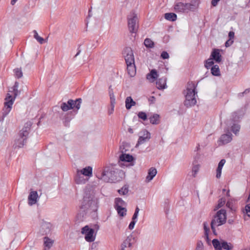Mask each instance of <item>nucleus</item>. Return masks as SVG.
<instances>
[{
    "instance_id": "f257e3e1",
    "label": "nucleus",
    "mask_w": 250,
    "mask_h": 250,
    "mask_svg": "<svg viewBox=\"0 0 250 250\" xmlns=\"http://www.w3.org/2000/svg\"><path fill=\"white\" fill-rule=\"evenodd\" d=\"M18 87L19 83L16 82L14 86L11 88L9 92L7 94L5 99L4 107L3 109V114L4 116L7 115L11 110L15 98L19 93L18 89Z\"/></svg>"
},
{
    "instance_id": "f03ea898",
    "label": "nucleus",
    "mask_w": 250,
    "mask_h": 250,
    "mask_svg": "<svg viewBox=\"0 0 250 250\" xmlns=\"http://www.w3.org/2000/svg\"><path fill=\"white\" fill-rule=\"evenodd\" d=\"M98 203V199L93 191H86L81 204V209L85 210L89 208L94 209Z\"/></svg>"
},
{
    "instance_id": "7ed1b4c3",
    "label": "nucleus",
    "mask_w": 250,
    "mask_h": 250,
    "mask_svg": "<svg viewBox=\"0 0 250 250\" xmlns=\"http://www.w3.org/2000/svg\"><path fill=\"white\" fill-rule=\"evenodd\" d=\"M196 85L193 82H189L188 83L187 88L185 91V100L184 104L187 107L192 106L196 103L195 98Z\"/></svg>"
},
{
    "instance_id": "20e7f679",
    "label": "nucleus",
    "mask_w": 250,
    "mask_h": 250,
    "mask_svg": "<svg viewBox=\"0 0 250 250\" xmlns=\"http://www.w3.org/2000/svg\"><path fill=\"white\" fill-rule=\"evenodd\" d=\"M226 221V210L224 209H221L217 211L211 222V228L214 234H216L215 228L225 224Z\"/></svg>"
},
{
    "instance_id": "39448f33",
    "label": "nucleus",
    "mask_w": 250,
    "mask_h": 250,
    "mask_svg": "<svg viewBox=\"0 0 250 250\" xmlns=\"http://www.w3.org/2000/svg\"><path fill=\"white\" fill-rule=\"evenodd\" d=\"M127 24L130 32L135 33L138 28V18L137 14L134 12H131L127 16Z\"/></svg>"
},
{
    "instance_id": "423d86ee",
    "label": "nucleus",
    "mask_w": 250,
    "mask_h": 250,
    "mask_svg": "<svg viewBox=\"0 0 250 250\" xmlns=\"http://www.w3.org/2000/svg\"><path fill=\"white\" fill-rule=\"evenodd\" d=\"M53 225L49 222L42 220L39 224V232L42 235L50 233L52 229Z\"/></svg>"
},
{
    "instance_id": "0eeeda50",
    "label": "nucleus",
    "mask_w": 250,
    "mask_h": 250,
    "mask_svg": "<svg viewBox=\"0 0 250 250\" xmlns=\"http://www.w3.org/2000/svg\"><path fill=\"white\" fill-rule=\"evenodd\" d=\"M135 242V237L133 235L130 234L121 244L120 250H131Z\"/></svg>"
},
{
    "instance_id": "6e6552de",
    "label": "nucleus",
    "mask_w": 250,
    "mask_h": 250,
    "mask_svg": "<svg viewBox=\"0 0 250 250\" xmlns=\"http://www.w3.org/2000/svg\"><path fill=\"white\" fill-rule=\"evenodd\" d=\"M82 233L85 235L84 238L87 242H92L95 239V236L94 235V230L89 228L86 226L82 229Z\"/></svg>"
},
{
    "instance_id": "1a4fd4ad",
    "label": "nucleus",
    "mask_w": 250,
    "mask_h": 250,
    "mask_svg": "<svg viewBox=\"0 0 250 250\" xmlns=\"http://www.w3.org/2000/svg\"><path fill=\"white\" fill-rule=\"evenodd\" d=\"M193 5L188 3L178 2L174 5V9L177 12H186L193 8Z\"/></svg>"
},
{
    "instance_id": "9d476101",
    "label": "nucleus",
    "mask_w": 250,
    "mask_h": 250,
    "mask_svg": "<svg viewBox=\"0 0 250 250\" xmlns=\"http://www.w3.org/2000/svg\"><path fill=\"white\" fill-rule=\"evenodd\" d=\"M150 133L146 129L143 130L139 133V138L136 146L137 147L139 145L148 141L150 139Z\"/></svg>"
},
{
    "instance_id": "9b49d317",
    "label": "nucleus",
    "mask_w": 250,
    "mask_h": 250,
    "mask_svg": "<svg viewBox=\"0 0 250 250\" xmlns=\"http://www.w3.org/2000/svg\"><path fill=\"white\" fill-rule=\"evenodd\" d=\"M125 52L126 54L125 58L126 64L134 63V57L131 49L130 48H126Z\"/></svg>"
},
{
    "instance_id": "f8f14e48",
    "label": "nucleus",
    "mask_w": 250,
    "mask_h": 250,
    "mask_svg": "<svg viewBox=\"0 0 250 250\" xmlns=\"http://www.w3.org/2000/svg\"><path fill=\"white\" fill-rule=\"evenodd\" d=\"M31 127V122L30 121H29L25 124L23 128L20 131V135L27 139L30 132Z\"/></svg>"
},
{
    "instance_id": "ddd939ff",
    "label": "nucleus",
    "mask_w": 250,
    "mask_h": 250,
    "mask_svg": "<svg viewBox=\"0 0 250 250\" xmlns=\"http://www.w3.org/2000/svg\"><path fill=\"white\" fill-rule=\"evenodd\" d=\"M77 171L82 175L88 178L92 176V167L90 166L86 167L82 169H78Z\"/></svg>"
},
{
    "instance_id": "4468645a",
    "label": "nucleus",
    "mask_w": 250,
    "mask_h": 250,
    "mask_svg": "<svg viewBox=\"0 0 250 250\" xmlns=\"http://www.w3.org/2000/svg\"><path fill=\"white\" fill-rule=\"evenodd\" d=\"M26 138L20 135L19 138L15 140L14 146L15 148H21L23 146L26 142Z\"/></svg>"
},
{
    "instance_id": "2eb2a0df",
    "label": "nucleus",
    "mask_w": 250,
    "mask_h": 250,
    "mask_svg": "<svg viewBox=\"0 0 250 250\" xmlns=\"http://www.w3.org/2000/svg\"><path fill=\"white\" fill-rule=\"evenodd\" d=\"M232 134L230 132L222 135L220 138L219 142L225 145L229 143L232 140Z\"/></svg>"
},
{
    "instance_id": "dca6fc26",
    "label": "nucleus",
    "mask_w": 250,
    "mask_h": 250,
    "mask_svg": "<svg viewBox=\"0 0 250 250\" xmlns=\"http://www.w3.org/2000/svg\"><path fill=\"white\" fill-rule=\"evenodd\" d=\"M157 173V171L155 168L151 167L150 168H149L148 170V174L146 178V183L150 182L156 176Z\"/></svg>"
},
{
    "instance_id": "f3484780",
    "label": "nucleus",
    "mask_w": 250,
    "mask_h": 250,
    "mask_svg": "<svg viewBox=\"0 0 250 250\" xmlns=\"http://www.w3.org/2000/svg\"><path fill=\"white\" fill-rule=\"evenodd\" d=\"M210 57L217 62H220L221 61V55L220 53V50L216 49H213Z\"/></svg>"
},
{
    "instance_id": "a211bd4d",
    "label": "nucleus",
    "mask_w": 250,
    "mask_h": 250,
    "mask_svg": "<svg viewBox=\"0 0 250 250\" xmlns=\"http://www.w3.org/2000/svg\"><path fill=\"white\" fill-rule=\"evenodd\" d=\"M81 99H78L75 101H73L72 100H68V104H70V107L71 108V109L76 108L77 110L79 109L81 107Z\"/></svg>"
},
{
    "instance_id": "6ab92c4d",
    "label": "nucleus",
    "mask_w": 250,
    "mask_h": 250,
    "mask_svg": "<svg viewBox=\"0 0 250 250\" xmlns=\"http://www.w3.org/2000/svg\"><path fill=\"white\" fill-rule=\"evenodd\" d=\"M54 240L48 237H44L43 238V245L44 250H49L53 246Z\"/></svg>"
},
{
    "instance_id": "aec40b11",
    "label": "nucleus",
    "mask_w": 250,
    "mask_h": 250,
    "mask_svg": "<svg viewBox=\"0 0 250 250\" xmlns=\"http://www.w3.org/2000/svg\"><path fill=\"white\" fill-rule=\"evenodd\" d=\"M158 77V74L155 69H152L150 71V73L146 75V79L150 82H154L155 80Z\"/></svg>"
},
{
    "instance_id": "412c9836",
    "label": "nucleus",
    "mask_w": 250,
    "mask_h": 250,
    "mask_svg": "<svg viewBox=\"0 0 250 250\" xmlns=\"http://www.w3.org/2000/svg\"><path fill=\"white\" fill-rule=\"evenodd\" d=\"M225 163L226 160L225 159H222L218 164V167L216 169V177L218 179L220 178L221 176L222 169Z\"/></svg>"
},
{
    "instance_id": "4be33fe9",
    "label": "nucleus",
    "mask_w": 250,
    "mask_h": 250,
    "mask_svg": "<svg viewBox=\"0 0 250 250\" xmlns=\"http://www.w3.org/2000/svg\"><path fill=\"white\" fill-rule=\"evenodd\" d=\"M97 177L104 182H109V176L106 175L105 170H100L97 173Z\"/></svg>"
},
{
    "instance_id": "5701e85b",
    "label": "nucleus",
    "mask_w": 250,
    "mask_h": 250,
    "mask_svg": "<svg viewBox=\"0 0 250 250\" xmlns=\"http://www.w3.org/2000/svg\"><path fill=\"white\" fill-rule=\"evenodd\" d=\"M156 86L159 89H164L167 87L166 79L160 78L157 80Z\"/></svg>"
},
{
    "instance_id": "b1692460",
    "label": "nucleus",
    "mask_w": 250,
    "mask_h": 250,
    "mask_svg": "<svg viewBox=\"0 0 250 250\" xmlns=\"http://www.w3.org/2000/svg\"><path fill=\"white\" fill-rule=\"evenodd\" d=\"M125 107L127 109H130L132 106L136 105V102L131 96L127 97L125 101Z\"/></svg>"
},
{
    "instance_id": "393cba45",
    "label": "nucleus",
    "mask_w": 250,
    "mask_h": 250,
    "mask_svg": "<svg viewBox=\"0 0 250 250\" xmlns=\"http://www.w3.org/2000/svg\"><path fill=\"white\" fill-rule=\"evenodd\" d=\"M127 70L129 75L132 77L136 74V67L134 63L127 64Z\"/></svg>"
},
{
    "instance_id": "a878e982",
    "label": "nucleus",
    "mask_w": 250,
    "mask_h": 250,
    "mask_svg": "<svg viewBox=\"0 0 250 250\" xmlns=\"http://www.w3.org/2000/svg\"><path fill=\"white\" fill-rule=\"evenodd\" d=\"M204 237L208 243H209L210 240L209 239V228L207 223H204Z\"/></svg>"
},
{
    "instance_id": "bb28decb",
    "label": "nucleus",
    "mask_w": 250,
    "mask_h": 250,
    "mask_svg": "<svg viewBox=\"0 0 250 250\" xmlns=\"http://www.w3.org/2000/svg\"><path fill=\"white\" fill-rule=\"evenodd\" d=\"M83 176V175L79 173V172L77 171L75 178L76 182L78 184L85 183L86 180L84 178Z\"/></svg>"
},
{
    "instance_id": "cd10ccee",
    "label": "nucleus",
    "mask_w": 250,
    "mask_h": 250,
    "mask_svg": "<svg viewBox=\"0 0 250 250\" xmlns=\"http://www.w3.org/2000/svg\"><path fill=\"white\" fill-rule=\"evenodd\" d=\"M150 122L153 125H157L160 123V116L157 114H154L149 118Z\"/></svg>"
},
{
    "instance_id": "c85d7f7f",
    "label": "nucleus",
    "mask_w": 250,
    "mask_h": 250,
    "mask_svg": "<svg viewBox=\"0 0 250 250\" xmlns=\"http://www.w3.org/2000/svg\"><path fill=\"white\" fill-rule=\"evenodd\" d=\"M222 241H219L218 239H214L212 243L215 250H222Z\"/></svg>"
},
{
    "instance_id": "c756f323",
    "label": "nucleus",
    "mask_w": 250,
    "mask_h": 250,
    "mask_svg": "<svg viewBox=\"0 0 250 250\" xmlns=\"http://www.w3.org/2000/svg\"><path fill=\"white\" fill-rule=\"evenodd\" d=\"M33 37L34 38L37 40V41L41 44H42L44 43V42H46V41L45 40H44L43 38L41 37L38 33H37V31L34 30L33 31Z\"/></svg>"
},
{
    "instance_id": "7c9ffc66",
    "label": "nucleus",
    "mask_w": 250,
    "mask_h": 250,
    "mask_svg": "<svg viewBox=\"0 0 250 250\" xmlns=\"http://www.w3.org/2000/svg\"><path fill=\"white\" fill-rule=\"evenodd\" d=\"M120 159L122 161L130 162L132 161L133 158V157L129 154H122L120 156Z\"/></svg>"
},
{
    "instance_id": "2f4dec72",
    "label": "nucleus",
    "mask_w": 250,
    "mask_h": 250,
    "mask_svg": "<svg viewBox=\"0 0 250 250\" xmlns=\"http://www.w3.org/2000/svg\"><path fill=\"white\" fill-rule=\"evenodd\" d=\"M165 18L167 20L173 21L176 20L177 16L174 13H167L165 14Z\"/></svg>"
},
{
    "instance_id": "473e14b6",
    "label": "nucleus",
    "mask_w": 250,
    "mask_h": 250,
    "mask_svg": "<svg viewBox=\"0 0 250 250\" xmlns=\"http://www.w3.org/2000/svg\"><path fill=\"white\" fill-rule=\"evenodd\" d=\"M115 208H121L125 206V203L120 198H116L115 200Z\"/></svg>"
},
{
    "instance_id": "72a5a7b5",
    "label": "nucleus",
    "mask_w": 250,
    "mask_h": 250,
    "mask_svg": "<svg viewBox=\"0 0 250 250\" xmlns=\"http://www.w3.org/2000/svg\"><path fill=\"white\" fill-rule=\"evenodd\" d=\"M41 194L39 195L36 191H32V205L37 204Z\"/></svg>"
},
{
    "instance_id": "f704fd0d",
    "label": "nucleus",
    "mask_w": 250,
    "mask_h": 250,
    "mask_svg": "<svg viewBox=\"0 0 250 250\" xmlns=\"http://www.w3.org/2000/svg\"><path fill=\"white\" fill-rule=\"evenodd\" d=\"M233 248L232 245L230 243H228L224 240L222 241V250H231Z\"/></svg>"
},
{
    "instance_id": "c9c22d12",
    "label": "nucleus",
    "mask_w": 250,
    "mask_h": 250,
    "mask_svg": "<svg viewBox=\"0 0 250 250\" xmlns=\"http://www.w3.org/2000/svg\"><path fill=\"white\" fill-rule=\"evenodd\" d=\"M128 191V187L127 185H125L121 189L118 190V192L121 195H125L127 194Z\"/></svg>"
},
{
    "instance_id": "e433bc0d",
    "label": "nucleus",
    "mask_w": 250,
    "mask_h": 250,
    "mask_svg": "<svg viewBox=\"0 0 250 250\" xmlns=\"http://www.w3.org/2000/svg\"><path fill=\"white\" fill-rule=\"evenodd\" d=\"M14 75L16 78L19 79L22 77V72L21 68H17L13 70Z\"/></svg>"
},
{
    "instance_id": "4c0bfd02",
    "label": "nucleus",
    "mask_w": 250,
    "mask_h": 250,
    "mask_svg": "<svg viewBox=\"0 0 250 250\" xmlns=\"http://www.w3.org/2000/svg\"><path fill=\"white\" fill-rule=\"evenodd\" d=\"M117 212L120 216L124 217L126 214V209L125 207L116 208Z\"/></svg>"
},
{
    "instance_id": "58836bf2",
    "label": "nucleus",
    "mask_w": 250,
    "mask_h": 250,
    "mask_svg": "<svg viewBox=\"0 0 250 250\" xmlns=\"http://www.w3.org/2000/svg\"><path fill=\"white\" fill-rule=\"evenodd\" d=\"M226 203V199L224 198H221L218 200V204L215 207L214 210H216L219 208L222 207Z\"/></svg>"
},
{
    "instance_id": "ea45409f",
    "label": "nucleus",
    "mask_w": 250,
    "mask_h": 250,
    "mask_svg": "<svg viewBox=\"0 0 250 250\" xmlns=\"http://www.w3.org/2000/svg\"><path fill=\"white\" fill-rule=\"evenodd\" d=\"M244 217L246 216L250 218V204H247L243 210Z\"/></svg>"
},
{
    "instance_id": "a19ab883",
    "label": "nucleus",
    "mask_w": 250,
    "mask_h": 250,
    "mask_svg": "<svg viewBox=\"0 0 250 250\" xmlns=\"http://www.w3.org/2000/svg\"><path fill=\"white\" fill-rule=\"evenodd\" d=\"M211 71L212 74L214 76H219L220 74L219 66L217 65L213 66L211 68Z\"/></svg>"
},
{
    "instance_id": "79ce46f5",
    "label": "nucleus",
    "mask_w": 250,
    "mask_h": 250,
    "mask_svg": "<svg viewBox=\"0 0 250 250\" xmlns=\"http://www.w3.org/2000/svg\"><path fill=\"white\" fill-rule=\"evenodd\" d=\"M200 167V166L199 164H193L192 168V175L194 177H195L196 176L197 173L199 170Z\"/></svg>"
},
{
    "instance_id": "37998d69",
    "label": "nucleus",
    "mask_w": 250,
    "mask_h": 250,
    "mask_svg": "<svg viewBox=\"0 0 250 250\" xmlns=\"http://www.w3.org/2000/svg\"><path fill=\"white\" fill-rule=\"evenodd\" d=\"M144 44L147 48H152L154 46L153 42L148 38L145 39L144 41Z\"/></svg>"
},
{
    "instance_id": "c03bdc74",
    "label": "nucleus",
    "mask_w": 250,
    "mask_h": 250,
    "mask_svg": "<svg viewBox=\"0 0 250 250\" xmlns=\"http://www.w3.org/2000/svg\"><path fill=\"white\" fill-rule=\"evenodd\" d=\"M240 129V126L238 124H233V125L231 126V131L234 133L235 135H237L238 132L239 131Z\"/></svg>"
},
{
    "instance_id": "a18cd8bd",
    "label": "nucleus",
    "mask_w": 250,
    "mask_h": 250,
    "mask_svg": "<svg viewBox=\"0 0 250 250\" xmlns=\"http://www.w3.org/2000/svg\"><path fill=\"white\" fill-rule=\"evenodd\" d=\"M70 106V104H69L68 101L67 103H63L62 104L61 107L63 111H67L68 110L71 109V108Z\"/></svg>"
},
{
    "instance_id": "49530a36",
    "label": "nucleus",
    "mask_w": 250,
    "mask_h": 250,
    "mask_svg": "<svg viewBox=\"0 0 250 250\" xmlns=\"http://www.w3.org/2000/svg\"><path fill=\"white\" fill-rule=\"evenodd\" d=\"M195 250H204V244L201 240L197 241Z\"/></svg>"
},
{
    "instance_id": "de8ad7c7",
    "label": "nucleus",
    "mask_w": 250,
    "mask_h": 250,
    "mask_svg": "<svg viewBox=\"0 0 250 250\" xmlns=\"http://www.w3.org/2000/svg\"><path fill=\"white\" fill-rule=\"evenodd\" d=\"M214 64L213 60H212L210 57L206 61V63L205 64V67L207 68H209Z\"/></svg>"
},
{
    "instance_id": "09e8293b",
    "label": "nucleus",
    "mask_w": 250,
    "mask_h": 250,
    "mask_svg": "<svg viewBox=\"0 0 250 250\" xmlns=\"http://www.w3.org/2000/svg\"><path fill=\"white\" fill-rule=\"evenodd\" d=\"M138 116L139 119L143 120V121H146L147 119V115L143 111L139 112L138 113Z\"/></svg>"
},
{
    "instance_id": "8fccbe9b",
    "label": "nucleus",
    "mask_w": 250,
    "mask_h": 250,
    "mask_svg": "<svg viewBox=\"0 0 250 250\" xmlns=\"http://www.w3.org/2000/svg\"><path fill=\"white\" fill-rule=\"evenodd\" d=\"M226 206L229 208L230 210H231L232 211H235V208L233 207V205L232 204V203L230 201H228L227 203H226Z\"/></svg>"
},
{
    "instance_id": "3c124183",
    "label": "nucleus",
    "mask_w": 250,
    "mask_h": 250,
    "mask_svg": "<svg viewBox=\"0 0 250 250\" xmlns=\"http://www.w3.org/2000/svg\"><path fill=\"white\" fill-rule=\"evenodd\" d=\"M139 208L138 207H137L135 209V212L133 215V217H132V220H136L137 217H138V213H139Z\"/></svg>"
},
{
    "instance_id": "603ef678",
    "label": "nucleus",
    "mask_w": 250,
    "mask_h": 250,
    "mask_svg": "<svg viewBox=\"0 0 250 250\" xmlns=\"http://www.w3.org/2000/svg\"><path fill=\"white\" fill-rule=\"evenodd\" d=\"M109 96L110 99V104H115V97L113 92H109Z\"/></svg>"
},
{
    "instance_id": "864d4df0",
    "label": "nucleus",
    "mask_w": 250,
    "mask_h": 250,
    "mask_svg": "<svg viewBox=\"0 0 250 250\" xmlns=\"http://www.w3.org/2000/svg\"><path fill=\"white\" fill-rule=\"evenodd\" d=\"M136 223V220H132V221L130 222L128 226L129 229H130V230L133 229L134 228Z\"/></svg>"
},
{
    "instance_id": "5fc2aeb1",
    "label": "nucleus",
    "mask_w": 250,
    "mask_h": 250,
    "mask_svg": "<svg viewBox=\"0 0 250 250\" xmlns=\"http://www.w3.org/2000/svg\"><path fill=\"white\" fill-rule=\"evenodd\" d=\"M161 57L164 59H167L169 58V55L166 52L163 51L161 55Z\"/></svg>"
},
{
    "instance_id": "6e6d98bb",
    "label": "nucleus",
    "mask_w": 250,
    "mask_h": 250,
    "mask_svg": "<svg viewBox=\"0 0 250 250\" xmlns=\"http://www.w3.org/2000/svg\"><path fill=\"white\" fill-rule=\"evenodd\" d=\"M114 110V104H111V108L110 109H109L108 113L109 115L112 114Z\"/></svg>"
},
{
    "instance_id": "4d7b16f0",
    "label": "nucleus",
    "mask_w": 250,
    "mask_h": 250,
    "mask_svg": "<svg viewBox=\"0 0 250 250\" xmlns=\"http://www.w3.org/2000/svg\"><path fill=\"white\" fill-rule=\"evenodd\" d=\"M233 42V40H229L226 42L225 46L226 47H229V46H230L232 44Z\"/></svg>"
},
{
    "instance_id": "13d9d810",
    "label": "nucleus",
    "mask_w": 250,
    "mask_h": 250,
    "mask_svg": "<svg viewBox=\"0 0 250 250\" xmlns=\"http://www.w3.org/2000/svg\"><path fill=\"white\" fill-rule=\"evenodd\" d=\"M229 40H233L234 37V33L233 31H230L229 33Z\"/></svg>"
},
{
    "instance_id": "bf43d9fd",
    "label": "nucleus",
    "mask_w": 250,
    "mask_h": 250,
    "mask_svg": "<svg viewBox=\"0 0 250 250\" xmlns=\"http://www.w3.org/2000/svg\"><path fill=\"white\" fill-rule=\"evenodd\" d=\"M105 173L108 176H109V180H110V178L112 177V171L111 170H107L105 171Z\"/></svg>"
},
{
    "instance_id": "052dcab7",
    "label": "nucleus",
    "mask_w": 250,
    "mask_h": 250,
    "mask_svg": "<svg viewBox=\"0 0 250 250\" xmlns=\"http://www.w3.org/2000/svg\"><path fill=\"white\" fill-rule=\"evenodd\" d=\"M220 0H212L211 1V4L213 6H215L216 5H217L218 2L220 1Z\"/></svg>"
},
{
    "instance_id": "680f3d73",
    "label": "nucleus",
    "mask_w": 250,
    "mask_h": 250,
    "mask_svg": "<svg viewBox=\"0 0 250 250\" xmlns=\"http://www.w3.org/2000/svg\"><path fill=\"white\" fill-rule=\"evenodd\" d=\"M28 199L29 205L31 206V191L29 192Z\"/></svg>"
},
{
    "instance_id": "e2e57ef3",
    "label": "nucleus",
    "mask_w": 250,
    "mask_h": 250,
    "mask_svg": "<svg viewBox=\"0 0 250 250\" xmlns=\"http://www.w3.org/2000/svg\"><path fill=\"white\" fill-rule=\"evenodd\" d=\"M17 0H11V4L13 5H14Z\"/></svg>"
},
{
    "instance_id": "0e129e2a",
    "label": "nucleus",
    "mask_w": 250,
    "mask_h": 250,
    "mask_svg": "<svg viewBox=\"0 0 250 250\" xmlns=\"http://www.w3.org/2000/svg\"><path fill=\"white\" fill-rule=\"evenodd\" d=\"M128 131L130 133H133V129L131 128H128Z\"/></svg>"
},
{
    "instance_id": "69168bd1",
    "label": "nucleus",
    "mask_w": 250,
    "mask_h": 250,
    "mask_svg": "<svg viewBox=\"0 0 250 250\" xmlns=\"http://www.w3.org/2000/svg\"><path fill=\"white\" fill-rule=\"evenodd\" d=\"M226 195L227 196H228V197H229L230 196V195H229V189L227 190V193H226Z\"/></svg>"
},
{
    "instance_id": "338daca9",
    "label": "nucleus",
    "mask_w": 250,
    "mask_h": 250,
    "mask_svg": "<svg viewBox=\"0 0 250 250\" xmlns=\"http://www.w3.org/2000/svg\"><path fill=\"white\" fill-rule=\"evenodd\" d=\"M242 250H250V248H245L242 249Z\"/></svg>"
},
{
    "instance_id": "774afa93",
    "label": "nucleus",
    "mask_w": 250,
    "mask_h": 250,
    "mask_svg": "<svg viewBox=\"0 0 250 250\" xmlns=\"http://www.w3.org/2000/svg\"><path fill=\"white\" fill-rule=\"evenodd\" d=\"M249 92V89H246L245 91H244V93H247V92Z\"/></svg>"
}]
</instances>
